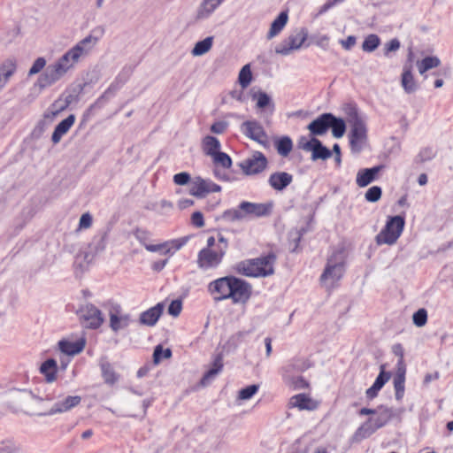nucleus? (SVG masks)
I'll use <instances>...</instances> for the list:
<instances>
[{
    "instance_id": "1",
    "label": "nucleus",
    "mask_w": 453,
    "mask_h": 453,
    "mask_svg": "<svg viewBox=\"0 0 453 453\" xmlns=\"http://www.w3.org/2000/svg\"><path fill=\"white\" fill-rule=\"evenodd\" d=\"M98 42V38L88 35L76 44L67 50L54 62L47 65L34 84L35 89L39 92L53 86L72 72L76 65L88 56Z\"/></svg>"
},
{
    "instance_id": "2",
    "label": "nucleus",
    "mask_w": 453,
    "mask_h": 453,
    "mask_svg": "<svg viewBox=\"0 0 453 453\" xmlns=\"http://www.w3.org/2000/svg\"><path fill=\"white\" fill-rule=\"evenodd\" d=\"M272 203H256L242 202L238 208L226 211L223 218L230 221H240L247 218L264 217L271 213Z\"/></svg>"
},
{
    "instance_id": "3",
    "label": "nucleus",
    "mask_w": 453,
    "mask_h": 453,
    "mask_svg": "<svg viewBox=\"0 0 453 453\" xmlns=\"http://www.w3.org/2000/svg\"><path fill=\"white\" fill-rule=\"evenodd\" d=\"M345 254L342 250L334 251L327 259L324 273L320 277L321 283L326 288H332L339 281L344 273Z\"/></svg>"
},
{
    "instance_id": "4",
    "label": "nucleus",
    "mask_w": 453,
    "mask_h": 453,
    "mask_svg": "<svg viewBox=\"0 0 453 453\" xmlns=\"http://www.w3.org/2000/svg\"><path fill=\"white\" fill-rule=\"evenodd\" d=\"M275 257L268 255L264 257L242 262L238 265V272L247 277H266L274 273Z\"/></svg>"
},
{
    "instance_id": "5",
    "label": "nucleus",
    "mask_w": 453,
    "mask_h": 453,
    "mask_svg": "<svg viewBox=\"0 0 453 453\" xmlns=\"http://www.w3.org/2000/svg\"><path fill=\"white\" fill-rule=\"evenodd\" d=\"M227 250L226 239L219 234V247L216 249H202L197 256V265L200 269L209 270L217 268L222 262Z\"/></svg>"
},
{
    "instance_id": "6",
    "label": "nucleus",
    "mask_w": 453,
    "mask_h": 453,
    "mask_svg": "<svg viewBox=\"0 0 453 453\" xmlns=\"http://www.w3.org/2000/svg\"><path fill=\"white\" fill-rule=\"evenodd\" d=\"M350 126L349 142L353 152H360L367 140V129L364 119L356 112L349 113Z\"/></svg>"
},
{
    "instance_id": "7",
    "label": "nucleus",
    "mask_w": 453,
    "mask_h": 453,
    "mask_svg": "<svg viewBox=\"0 0 453 453\" xmlns=\"http://www.w3.org/2000/svg\"><path fill=\"white\" fill-rule=\"evenodd\" d=\"M404 225L405 221L402 216L389 217L384 228L376 235V243L378 245L395 244L402 234Z\"/></svg>"
},
{
    "instance_id": "8",
    "label": "nucleus",
    "mask_w": 453,
    "mask_h": 453,
    "mask_svg": "<svg viewBox=\"0 0 453 453\" xmlns=\"http://www.w3.org/2000/svg\"><path fill=\"white\" fill-rule=\"evenodd\" d=\"M308 38V30L304 27L298 28L280 42L276 48V54L288 56L299 50Z\"/></svg>"
},
{
    "instance_id": "9",
    "label": "nucleus",
    "mask_w": 453,
    "mask_h": 453,
    "mask_svg": "<svg viewBox=\"0 0 453 453\" xmlns=\"http://www.w3.org/2000/svg\"><path fill=\"white\" fill-rule=\"evenodd\" d=\"M226 300L234 304H244L251 296V287L244 280L232 276L228 288Z\"/></svg>"
},
{
    "instance_id": "10",
    "label": "nucleus",
    "mask_w": 453,
    "mask_h": 453,
    "mask_svg": "<svg viewBox=\"0 0 453 453\" xmlns=\"http://www.w3.org/2000/svg\"><path fill=\"white\" fill-rule=\"evenodd\" d=\"M392 418V411L383 409L377 418H370L366 423L362 425L356 433V436L361 439L370 436L377 429L383 426Z\"/></svg>"
},
{
    "instance_id": "11",
    "label": "nucleus",
    "mask_w": 453,
    "mask_h": 453,
    "mask_svg": "<svg viewBox=\"0 0 453 453\" xmlns=\"http://www.w3.org/2000/svg\"><path fill=\"white\" fill-rule=\"evenodd\" d=\"M221 187L209 179L196 176L192 179L189 187V194L197 198H203L212 192H219Z\"/></svg>"
},
{
    "instance_id": "12",
    "label": "nucleus",
    "mask_w": 453,
    "mask_h": 453,
    "mask_svg": "<svg viewBox=\"0 0 453 453\" xmlns=\"http://www.w3.org/2000/svg\"><path fill=\"white\" fill-rule=\"evenodd\" d=\"M267 164L265 156L259 151H255L249 157L242 161L240 167L245 174L252 175L265 171Z\"/></svg>"
},
{
    "instance_id": "13",
    "label": "nucleus",
    "mask_w": 453,
    "mask_h": 453,
    "mask_svg": "<svg viewBox=\"0 0 453 453\" xmlns=\"http://www.w3.org/2000/svg\"><path fill=\"white\" fill-rule=\"evenodd\" d=\"M300 147L307 151H311V158L317 159H326L331 157V151L324 147L322 143L316 138L311 137L309 141L305 138L300 140Z\"/></svg>"
},
{
    "instance_id": "14",
    "label": "nucleus",
    "mask_w": 453,
    "mask_h": 453,
    "mask_svg": "<svg viewBox=\"0 0 453 453\" xmlns=\"http://www.w3.org/2000/svg\"><path fill=\"white\" fill-rule=\"evenodd\" d=\"M232 276L219 278L211 281L207 286V291L215 301L226 300L228 288Z\"/></svg>"
},
{
    "instance_id": "15",
    "label": "nucleus",
    "mask_w": 453,
    "mask_h": 453,
    "mask_svg": "<svg viewBox=\"0 0 453 453\" xmlns=\"http://www.w3.org/2000/svg\"><path fill=\"white\" fill-rule=\"evenodd\" d=\"M241 131L247 137L261 144L267 142V135L261 126V124L256 120H248L241 125Z\"/></svg>"
},
{
    "instance_id": "16",
    "label": "nucleus",
    "mask_w": 453,
    "mask_h": 453,
    "mask_svg": "<svg viewBox=\"0 0 453 453\" xmlns=\"http://www.w3.org/2000/svg\"><path fill=\"white\" fill-rule=\"evenodd\" d=\"M81 402V397L79 395H68L64 399L55 403L51 408L44 413V415L53 416L62 414L71 411L73 408L78 406Z\"/></svg>"
},
{
    "instance_id": "17",
    "label": "nucleus",
    "mask_w": 453,
    "mask_h": 453,
    "mask_svg": "<svg viewBox=\"0 0 453 453\" xmlns=\"http://www.w3.org/2000/svg\"><path fill=\"white\" fill-rule=\"evenodd\" d=\"M86 345V340L84 337L73 341L71 339H63L58 342L59 350L68 356H74L81 353Z\"/></svg>"
},
{
    "instance_id": "18",
    "label": "nucleus",
    "mask_w": 453,
    "mask_h": 453,
    "mask_svg": "<svg viewBox=\"0 0 453 453\" xmlns=\"http://www.w3.org/2000/svg\"><path fill=\"white\" fill-rule=\"evenodd\" d=\"M288 21V12H281L271 23L269 30L266 34V39L268 41L273 40L278 36L286 27Z\"/></svg>"
},
{
    "instance_id": "19",
    "label": "nucleus",
    "mask_w": 453,
    "mask_h": 453,
    "mask_svg": "<svg viewBox=\"0 0 453 453\" xmlns=\"http://www.w3.org/2000/svg\"><path fill=\"white\" fill-rule=\"evenodd\" d=\"M82 318L88 322L87 326L91 328H97L104 322L101 311L93 305L86 306L82 311Z\"/></svg>"
},
{
    "instance_id": "20",
    "label": "nucleus",
    "mask_w": 453,
    "mask_h": 453,
    "mask_svg": "<svg viewBox=\"0 0 453 453\" xmlns=\"http://www.w3.org/2000/svg\"><path fill=\"white\" fill-rule=\"evenodd\" d=\"M381 168V165H378L372 168H365L359 170L357 173V185L360 188L368 186L376 179V176L380 173Z\"/></svg>"
},
{
    "instance_id": "21",
    "label": "nucleus",
    "mask_w": 453,
    "mask_h": 453,
    "mask_svg": "<svg viewBox=\"0 0 453 453\" xmlns=\"http://www.w3.org/2000/svg\"><path fill=\"white\" fill-rule=\"evenodd\" d=\"M331 113H324L318 119H314L308 126L312 135H322L324 134L328 127H330Z\"/></svg>"
},
{
    "instance_id": "22",
    "label": "nucleus",
    "mask_w": 453,
    "mask_h": 453,
    "mask_svg": "<svg viewBox=\"0 0 453 453\" xmlns=\"http://www.w3.org/2000/svg\"><path fill=\"white\" fill-rule=\"evenodd\" d=\"M101 375L104 382L109 386H113L118 383L119 380V374L116 372L115 368L111 364L106 360H101L100 362Z\"/></svg>"
},
{
    "instance_id": "23",
    "label": "nucleus",
    "mask_w": 453,
    "mask_h": 453,
    "mask_svg": "<svg viewBox=\"0 0 453 453\" xmlns=\"http://www.w3.org/2000/svg\"><path fill=\"white\" fill-rule=\"evenodd\" d=\"M75 121L74 115H69L66 119H63L57 125L51 136V141L54 144H58L62 137L67 134Z\"/></svg>"
},
{
    "instance_id": "24",
    "label": "nucleus",
    "mask_w": 453,
    "mask_h": 453,
    "mask_svg": "<svg viewBox=\"0 0 453 453\" xmlns=\"http://www.w3.org/2000/svg\"><path fill=\"white\" fill-rule=\"evenodd\" d=\"M16 69V63L13 60L8 59L0 64V92L6 87Z\"/></svg>"
},
{
    "instance_id": "25",
    "label": "nucleus",
    "mask_w": 453,
    "mask_h": 453,
    "mask_svg": "<svg viewBox=\"0 0 453 453\" xmlns=\"http://www.w3.org/2000/svg\"><path fill=\"white\" fill-rule=\"evenodd\" d=\"M293 177L291 174L285 172H278L271 174L269 178V184L275 190H282L292 182Z\"/></svg>"
},
{
    "instance_id": "26",
    "label": "nucleus",
    "mask_w": 453,
    "mask_h": 453,
    "mask_svg": "<svg viewBox=\"0 0 453 453\" xmlns=\"http://www.w3.org/2000/svg\"><path fill=\"white\" fill-rule=\"evenodd\" d=\"M164 307L161 303L142 312L140 316V322L145 326H154L163 312Z\"/></svg>"
},
{
    "instance_id": "27",
    "label": "nucleus",
    "mask_w": 453,
    "mask_h": 453,
    "mask_svg": "<svg viewBox=\"0 0 453 453\" xmlns=\"http://www.w3.org/2000/svg\"><path fill=\"white\" fill-rule=\"evenodd\" d=\"M222 2V0H203L197 8L196 18L198 19L209 18Z\"/></svg>"
},
{
    "instance_id": "28",
    "label": "nucleus",
    "mask_w": 453,
    "mask_h": 453,
    "mask_svg": "<svg viewBox=\"0 0 453 453\" xmlns=\"http://www.w3.org/2000/svg\"><path fill=\"white\" fill-rule=\"evenodd\" d=\"M40 372L44 376L48 383H52L57 380L58 364L53 358L44 361L39 369Z\"/></svg>"
},
{
    "instance_id": "29",
    "label": "nucleus",
    "mask_w": 453,
    "mask_h": 453,
    "mask_svg": "<svg viewBox=\"0 0 453 453\" xmlns=\"http://www.w3.org/2000/svg\"><path fill=\"white\" fill-rule=\"evenodd\" d=\"M401 84L404 91L408 94L416 91L417 84L412 74L411 65H404L401 78Z\"/></svg>"
},
{
    "instance_id": "30",
    "label": "nucleus",
    "mask_w": 453,
    "mask_h": 453,
    "mask_svg": "<svg viewBox=\"0 0 453 453\" xmlns=\"http://www.w3.org/2000/svg\"><path fill=\"white\" fill-rule=\"evenodd\" d=\"M289 404L300 410H314L318 406L314 400L304 394H299L291 397Z\"/></svg>"
},
{
    "instance_id": "31",
    "label": "nucleus",
    "mask_w": 453,
    "mask_h": 453,
    "mask_svg": "<svg viewBox=\"0 0 453 453\" xmlns=\"http://www.w3.org/2000/svg\"><path fill=\"white\" fill-rule=\"evenodd\" d=\"M213 36H208L202 41L195 43L190 53L193 57H201L208 53L213 45Z\"/></svg>"
},
{
    "instance_id": "32",
    "label": "nucleus",
    "mask_w": 453,
    "mask_h": 453,
    "mask_svg": "<svg viewBox=\"0 0 453 453\" xmlns=\"http://www.w3.org/2000/svg\"><path fill=\"white\" fill-rule=\"evenodd\" d=\"M258 389L259 386L256 384L249 385L245 388H241L237 392L235 403L240 406L244 402L250 400L258 392Z\"/></svg>"
},
{
    "instance_id": "33",
    "label": "nucleus",
    "mask_w": 453,
    "mask_h": 453,
    "mask_svg": "<svg viewBox=\"0 0 453 453\" xmlns=\"http://www.w3.org/2000/svg\"><path fill=\"white\" fill-rule=\"evenodd\" d=\"M441 65V60L437 57H426L422 60L416 63L418 73L423 75L430 69L438 67Z\"/></svg>"
},
{
    "instance_id": "34",
    "label": "nucleus",
    "mask_w": 453,
    "mask_h": 453,
    "mask_svg": "<svg viewBox=\"0 0 453 453\" xmlns=\"http://www.w3.org/2000/svg\"><path fill=\"white\" fill-rule=\"evenodd\" d=\"M250 96L256 101V105L258 109H265L272 104V98L265 92L261 90L250 89Z\"/></svg>"
},
{
    "instance_id": "35",
    "label": "nucleus",
    "mask_w": 453,
    "mask_h": 453,
    "mask_svg": "<svg viewBox=\"0 0 453 453\" xmlns=\"http://www.w3.org/2000/svg\"><path fill=\"white\" fill-rule=\"evenodd\" d=\"M129 321L130 319L127 315L119 316L113 312L110 314V326L115 332L126 328L129 325Z\"/></svg>"
},
{
    "instance_id": "36",
    "label": "nucleus",
    "mask_w": 453,
    "mask_h": 453,
    "mask_svg": "<svg viewBox=\"0 0 453 453\" xmlns=\"http://www.w3.org/2000/svg\"><path fill=\"white\" fill-rule=\"evenodd\" d=\"M202 145L203 151L211 157L219 152L220 149L219 141L211 135H207L203 139Z\"/></svg>"
},
{
    "instance_id": "37",
    "label": "nucleus",
    "mask_w": 453,
    "mask_h": 453,
    "mask_svg": "<svg viewBox=\"0 0 453 453\" xmlns=\"http://www.w3.org/2000/svg\"><path fill=\"white\" fill-rule=\"evenodd\" d=\"M181 247V244L177 242H172L170 243H165L160 245H146V250L149 251H159L163 255H167L172 252V250H178Z\"/></svg>"
},
{
    "instance_id": "38",
    "label": "nucleus",
    "mask_w": 453,
    "mask_h": 453,
    "mask_svg": "<svg viewBox=\"0 0 453 453\" xmlns=\"http://www.w3.org/2000/svg\"><path fill=\"white\" fill-rule=\"evenodd\" d=\"M253 75L250 64H246L242 67L238 74V83L242 88H247L252 82Z\"/></svg>"
},
{
    "instance_id": "39",
    "label": "nucleus",
    "mask_w": 453,
    "mask_h": 453,
    "mask_svg": "<svg viewBox=\"0 0 453 453\" xmlns=\"http://www.w3.org/2000/svg\"><path fill=\"white\" fill-rule=\"evenodd\" d=\"M329 122V127H332L333 135L335 138L342 137L346 129L344 121L342 119H336L331 114V119Z\"/></svg>"
},
{
    "instance_id": "40",
    "label": "nucleus",
    "mask_w": 453,
    "mask_h": 453,
    "mask_svg": "<svg viewBox=\"0 0 453 453\" xmlns=\"http://www.w3.org/2000/svg\"><path fill=\"white\" fill-rule=\"evenodd\" d=\"M47 67V60L44 57L35 58L27 72V76L32 77L35 74L42 73Z\"/></svg>"
},
{
    "instance_id": "41",
    "label": "nucleus",
    "mask_w": 453,
    "mask_h": 453,
    "mask_svg": "<svg viewBox=\"0 0 453 453\" xmlns=\"http://www.w3.org/2000/svg\"><path fill=\"white\" fill-rule=\"evenodd\" d=\"M380 42V40L378 35L373 34L369 35L363 42L362 49L365 52H372L378 48Z\"/></svg>"
},
{
    "instance_id": "42",
    "label": "nucleus",
    "mask_w": 453,
    "mask_h": 453,
    "mask_svg": "<svg viewBox=\"0 0 453 453\" xmlns=\"http://www.w3.org/2000/svg\"><path fill=\"white\" fill-rule=\"evenodd\" d=\"M172 357V350L170 349H163L161 345L156 346L153 352V363L158 365L163 358L168 359Z\"/></svg>"
},
{
    "instance_id": "43",
    "label": "nucleus",
    "mask_w": 453,
    "mask_h": 453,
    "mask_svg": "<svg viewBox=\"0 0 453 453\" xmlns=\"http://www.w3.org/2000/svg\"><path fill=\"white\" fill-rule=\"evenodd\" d=\"M292 142L288 137H283L277 142V151L280 155L286 157L292 150Z\"/></svg>"
},
{
    "instance_id": "44",
    "label": "nucleus",
    "mask_w": 453,
    "mask_h": 453,
    "mask_svg": "<svg viewBox=\"0 0 453 453\" xmlns=\"http://www.w3.org/2000/svg\"><path fill=\"white\" fill-rule=\"evenodd\" d=\"M412 322L418 327H423L427 322V311L421 308L412 315Z\"/></svg>"
},
{
    "instance_id": "45",
    "label": "nucleus",
    "mask_w": 453,
    "mask_h": 453,
    "mask_svg": "<svg viewBox=\"0 0 453 453\" xmlns=\"http://www.w3.org/2000/svg\"><path fill=\"white\" fill-rule=\"evenodd\" d=\"M215 164L220 165L225 168H229L232 165V160L228 155L223 152H217L211 156Z\"/></svg>"
},
{
    "instance_id": "46",
    "label": "nucleus",
    "mask_w": 453,
    "mask_h": 453,
    "mask_svg": "<svg viewBox=\"0 0 453 453\" xmlns=\"http://www.w3.org/2000/svg\"><path fill=\"white\" fill-rule=\"evenodd\" d=\"M381 194V188L378 186H373L366 191L365 197L368 202L375 203L380 199Z\"/></svg>"
},
{
    "instance_id": "47",
    "label": "nucleus",
    "mask_w": 453,
    "mask_h": 453,
    "mask_svg": "<svg viewBox=\"0 0 453 453\" xmlns=\"http://www.w3.org/2000/svg\"><path fill=\"white\" fill-rule=\"evenodd\" d=\"M404 382L405 378H396L394 379V387L395 391V399L400 401L404 395Z\"/></svg>"
},
{
    "instance_id": "48",
    "label": "nucleus",
    "mask_w": 453,
    "mask_h": 453,
    "mask_svg": "<svg viewBox=\"0 0 453 453\" xmlns=\"http://www.w3.org/2000/svg\"><path fill=\"white\" fill-rule=\"evenodd\" d=\"M435 155V149H434L433 147H425L419 151L418 158L420 162H426L434 158Z\"/></svg>"
},
{
    "instance_id": "49",
    "label": "nucleus",
    "mask_w": 453,
    "mask_h": 453,
    "mask_svg": "<svg viewBox=\"0 0 453 453\" xmlns=\"http://www.w3.org/2000/svg\"><path fill=\"white\" fill-rule=\"evenodd\" d=\"M93 223V218L89 212L83 213L79 220L78 230L88 229Z\"/></svg>"
},
{
    "instance_id": "50",
    "label": "nucleus",
    "mask_w": 453,
    "mask_h": 453,
    "mask_svg": "<svg viewBox=\"0 0 453 453\" xmlns=\"http://www.w3.org/2000/svg\"><path fill=\"white\" fill-rule=\"evenodd\" d=\"M384 368H385L384 365L380 366V372L373 383L380 389H381L382 387L385 385V383L390 379V373L385 372Z\"/></svg>"
},
{
    "instance_id": "51",
    "label": "nucleus",
    "mask_w": 453,
    "mask_h": 453,
    "mask_svg": "<svg viewBox=\"0 0 453 453\" xmlns=\"http://www.w3.org/2000/svg\"><path fill=\"white\" fill-rule=\"evenodd\" d=\"M191 180H192V179L190 177V174L186 172L177 173L173 176V182L176 185L183 186L188 183L190 184Z\"/></svg>"
},
{
    "instance_id": "52",
    "label": "nucleus",
    "mask_w": 453,
    "mask_h": 453,
    "mask_svg": "<svg viewBox=\"0 0 453 453\" xmlns=\"http://www.w3.org/2000/svg\"><path fill=\"white\" fill-rule=\"evenodd\" d=\"M19 399L24 405L32 403L34 401L39 400L37 396H35L34 394L28 391L21 392L19 395Z\"/></svg>"
},
{
    "instance_id": "53",
    "label": "nucleus",
    "mask_w": 453,
    "mask_h": 453,
    "mask_svg": "<svg viewBox=\"0 0 453 453\" xmlns=\"http://www.w3.org/2000/svg\"><path fill=\"white\" fill-rule=\"evenodd\" d=\"M228 123L226 121H217L211 126V131L216 134H221L227 129Z\"/></svg>"
},
{
    "instance_id": "54",
    "label": "nucleus",
    "mask_w": 453,
    "mask_h": 453,
    "mask_svg": "<svg viewBox=\"0 0 453 453\" xmlns=\"http://www.w3.org/2000/svg\"><path fill=\"white\" fill-rule=\"evenodd\" d=\"M181 309V302L180 300H173L168 307V313L173 317H177L180 315Z\"/></svg>"
},
{
    "instance_id": "55",
    "label": "nucleus",
    "mask_w": 453,
    "mask_h": 453,
    "mask_svg": "<svg viewBox=\"0 0 453 453\" xmlns=\"http://www.w3.org/2000/svg\"><path fill=\"white\" fill-rule=\"evenodd\" d=\"M245 89L246 88H242L241 87L240 88H235V89L232 90L229 95H230L231 98L234 99L235 101L240 102V103H245L246 102V97L244 95Z\"/></svg>"
},
{
    "instance_id": "56",
    "label": "nucleus",
    "mask_w": 453,
    "mask_h": 453,
    "mask_svg": "<svg viewBox=\"0 0 453 453\" xmlns=\"http://www.w3.org/2000/svg\"><path fill=\"white\" fill-rule=\"evenodd\" d=\"M218 373L219 372L216 371V369L210 368L202 378L201 384L203 386H207L216 377Z\"/></svg>"
},
{
    "instance_id": "57",
    "label": "nucleus",
    "mask_w": 453,
    "mask_h": 453,
    "mask_svg": "<svg viewBox=\"0 0 453 453\" xmlns=\"http://www.w3.org/2000/svg\"><path fill=\"white\" fill-rule=\"evenodd\" d=\"M399 48V41L397 39H392L385 45V54H388L391 51H396Z\"/></svg>"
},
{
    "instance_id": "58",
    "label": "nucleus",
    "mask_w": 453,
    "mask_h": 453,
    "mask_svg": "<svg viewBox=\"0 0 453 453\" xmlns=\"http://www.w3.org/2000/svg\"><path fill=\"white\" fill-rule=\"evenodd\" d=\"M356 37L353 35H349L345 40H342L340 43L345 50H349L356 44Z\"/></svg>"
},
{
    "instance_id": "59",
    "label": "nucleus",
    "mask_w": 453,
    "mask_h": 453,
    "mask_svg": "<svg viewBox=\"0 0 453 453\" xmlns=\"http://www.w3.org/2000/svg\"><path fill=\"white\" fill-rule=\"evenodd\" d=\"M191 219H192V223L198 227H202L204 226L203 214L199 211L194 212L192 214Z\"/></svg>"
},
{
    "instance_id": "60",
    "label": "nucleus",
    "mask_w": 453,
    "mask_h": 453,
    "mask_svg": "<svg viewBox=\"0 0 453 453\" xmlns=\"http://www.w3.org/2000/svg\"><path fill=\"white\" fill-rule=\"evenodd\" d=\"M292 385L296 389H302L308 387V383L302 377L293 378Z\"/></svg>"
},
{
    "instance_id": "61",
    "label": "nucleus",
    "mask_w": 453,
    "mask_h": 453,
    "mask_svg": "<svg viewBox=\"0 0 453 453\" xmlns=\"http://www.w3.org/2000/svg\"><path fill=\"white\" fill-rule=\"evenodd\" d=\"M66 107V104L58 100L52 104V116H57L61 111Z\"/></svg>"
},
{
    "instance_id": "62",
    "label": "nucleus",
    "mask_w": 453,
    "mask_h": 453,
    "mask_svg": "<svg viewBox=\"0 0 453 453\" xmlns=\"http://www.w3.org/2000/svg\"><path fill=\"white\" fill-rule=\"evenodd\" d=\"M397 369H396V378H405L406 366L403 360H398L397 362Z\"/></svg>"
},
{
    "instance_id": "63",
    "label": "nucleus",
    "mask_w": 453,
    "mask_h": 453,
    "mask_svg": "<svg viewBox=\"0 0 453 453\" xmlns=\"http://www.w3.org/2000/svg\"><path fill=\"white\" fill-rule=\"evenodd\" d=\"M380 389L375 386L374 384H372V386L371 388H369L366 392H365V395L367 396V398L369 399H372L374 398L375 396H377L378 395V392L380 391Z\"/></svg>"
},
{
    "instance_id": "64",
    "label": "nucleus",
    "mask_w": 453,
    "mask_h": 453,
    "mask_svg": "<svg viewBox=\"0 0 453 453\" xmlns=\"http://www.w3.org/2000/svg\"><path fill=\"white\" fill-rule=\"evenodd\" d=\"M222 367H223L222 357L220 356H217L211 366V369H216V371L218 372H219L221 371Z\"/></svg>"
}]
</instances>
